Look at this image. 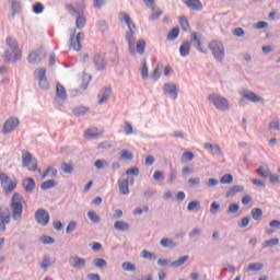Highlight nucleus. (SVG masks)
Masks as SVG:
<instances>
[{
    "label": "nucleus",
    "mask_w": 280,
    "mask_h": 280,
    "mask_svg": "<svg viewBox=\"0 0 280 280\" xmlns=\"http://www.w3.org/2000/svg\"><path fill=\"white\" fill-rule=\"evenodd\" d=\"M119 19L120 21H124L128 26V31L126 32L125 38L128 43L129 54L131 56H135V30L137 26L135 25V22H132V20L130 19V15H128V13L126 12H121L119 14Z\"/></svg>",
    "instance_id": "nucleus-1"
},
{
    "label": "nucleus",
    "mask_w": 280,
    "mask_h": 280,
    "mask_svg": "<svg viewBox=\"0 0 280 280\" xmlns=\"http://www.w3.org/2000/svg\"><path fill=\"white\" fill-rule=\"evenodd\" d=\"M8 49L4 51L3 58L7 62H16L21 60V49L14 37L7 38Z\"/></svg>",
    "instance_id": "nucleus-2"
},
{
    "label": "nucleus",
    "mask_w": 280,
    "mask_h": 280,
    "mask_svg": "<svg viewBox=\"0 0 280 280\" xmlns=\"http://www.w3.org/2000/svg\"><path fill=\"white\" fill-rule=\"evenodd\" d=\"M66 9L68 10L69 14H71V16H77V20H75L77 30H84L86 25V18L83 14L84 4H81L78 8L73 7V4H68L66 5Z\"/></svg>",
    "instance_id": "nucleus-3"
},
{
    "label": "nucleus",
    "mask_w": 280,
    "mask_h": 280,
    "mask_svg": "<svg viewBox=\"0 0 280 280\" xmlns=\"http://www.w3.org/2000/svg\"><path fill=\"white\" fill-rule=\"evenodd\" d=\"M10 207L13 220H21L23 215V197L21 196V194H13Z\"/></svg>",
    "instance_id": "nucleus-4"
},
{
    "label": "nucleus",
    "mask_w": 280,
    "mask_h": 280,
    "mask_svg": "<svg viewBox=\"0 0 280 280\" xmlns=\"http://www.w3.org/2000/svg\"><path fill=\"white\" fill-rule=\"evenodd\" d=\"M208 101L217 108V110H222L224 113L231 108L229 106V100H226V97L224 96H220L218 94H210L208 96Z\"/></svg>",
    "instance_id": "nucleus-5"
},
{
    "label": "nucleus",
    "mask_w": 280,
    "mask_h": 280,
    "mask_svg": "<svg viewBox=\"0 0 280 280\" xmlns=\"http://www.w3.org/2000/svg\"><path fill=\"white\" fill-rule=\"evenodd\" d=\"M209 49L211 50L214 59L218 62H222L224 60V44H222V42H218V40H212L209 44Z\"/></svg>",
    "instance_id": "nucleus-6"
},
{
    "label": "nucleus",
    "mask_w": 280,
    "mask_h": 280,
    "mask_svg": "<svg viewBox=\"0 0 280 280\" xmlns=\"http://www.w3.org/2000/svg\"><path fill=\"white\" fill-rule=\"evenodd\" d=\"M68 32L70 34V49H73L74 51H80V49H82V44L80 43V40L84 38V34L80 32L75 35V28H69Z\"/></svg>",
    "instance_id": "nucleus-7"
},
{
    "label": "nucleus",
    "mask_w": 280,
    "mask_h": 280,
    "mask_svg": "<svg viewBox=\"0 0 280 280\" xmlns=\"http://www.w3.org/2000/svg\"><path fill=\"white\" fill-rule=\"evenodd\" d=\"M0 183L5 194H12L16 189V180L12 182L5 173H0Z\"/></svg>",
    "instance_id": "nucleus-8"
},
{
    "label": "nucleus",
    "mask_w": 280,
    "mask_h": 280,
    "mask_svg": "<svg viewBox=\"0 0 280 280\" xmlns=\"http://www.w3.org/2000/svg\"><path fill=\"white\" fill-rule=\"evenodd\" d=\"M130 185H135V177L128 176L127 178L118 179L119 194L122 196H128V194H130Z\"/></svg>",
    "instance_id": "nucleus-9"
},
{
    "label": "nucleus",
    "mask_w": 280,
    "mask_h": 280,
    "mask_svg": "<svg viewBox=\"0 0 280 280\" xmlns=\"http://www.w3.org/2000/svg\"><path fill=\"white\" fill-rule=\"evenodd\" d=\"M242 98L238 101L240 106H246L247 102H253L254 104H258V102H264V98L257 96L253 91H246L242 94Z\"/></svg>",
    "instance_id": "nucleus-10"
},
{
    "label": "nucleus",
    "mask_w": 280,
    "mask_h": 280,
    "mask_svg": "<svg viewBox=\"0 0 280 280\" xmlns=\"http://www.w3.org/2000/svg\"><path fill=\"white\" fill-rule=\"evenodd\" d=\"M49 212H47V210L40 208L37 209L35 212V222H37V224H39V226H47V224H49Z\"/></svg>",
    "instance_id": "nucleus-11"
},
{
    "label": "nucleus",
    "mask_w": 280,
    "mask_h": 280,
    "mask_svg": "<svg viewBox=\"0 0 280 280\" xmlns=\"http://www.w3.org/2000/svg\"><path fill=\"white\" fill-rule=\"evenodd\" d=\"M30 165H32V167L28 168L30 172H36V170H38V165L36 163V159H33L32 158V153L26 151L22 155V167H30Z\"/></svg>",
    "instance_id": "nucleus-12"
},
{
    "label": "nucleus",
    "mask_w": 280,
    "mask_h": 280,
    "mask_svg": "<svg viewBox=\"0 0 280 280\" xmlns=\"http://www.w3.org/2000/svg\"><path fill=\"white\" fill-rule=\"evenodd\" d=\"M45 58H47V55L45 54V51H43V49H38L35 51H32L28 55V62L30 65H40V62H43Z\"/></svg>",
    "instance_id": "nucleus-13"
},
{
    "label": "nucleus",
    "mask_w": 280,
    "mask_h": 280,
    "mask_svg": "<svg viewBox=\"0 0 280 280\" xmlns=\"http://www.w3.org/2000/svg\"><path fill=\"white\" fill-rule=\"evenodd\" d=\"M163 93L171 97L172 100H178V89L174 83H165L163 85Z\"/></svg>",
    "instance_id": "nucleus-14"
},
{
    "label": "nucleus",
    "mask_w": 280,
    "mask_h": 280,
    "mask_svg": "<svg viewBox=\"0 0 280 280\" xmlns=\"http://www.w3.org/2000/svg\"><path fill=\"white\" fill-rule=\"evenodd\" d=\"M69 266H71L74 270H82L86 267V260L78 256H71L69 258Z\"/></svg>",
    "instance_id": "nucleus-15"
},
{
    "label": "nucleus",
    "mask_w": 280,
    "mask_h": 280,
    "mask_svg": "<svg viewBox=\"0 0 280 280\" xmlns=\"http://www.w3.org/2000/svg\"><path fill=\"white\" fill-rule=\"evenodd\" d=\"M93 63H94L96 71H105L106 59L103 54H95L93 57Z\"/></svg>",
    "instance_id": "nucleus-16"
},
{
    "label": "nucleus",
    "mask_w": 280,
    "mask_h": 280,
    "mask_svg": "<svg viewBox=\"0 0 280 280\" xmlns=\"http://www.w3.org/2000/svg\"><path fill=\"white\" fill-rule=\"evenodd\" d=\"M19 118H10L4 122L2 132L3 135H10V132H14V129L19 126Z\"/></svg>",
    "instance_id": "nucleus-17"
},
{
    "label": "nucleus",
    "mask_w": 280,
    "mask_h": 280,
    "mask_svg": "<svg viewBox=\"0 0 280 280\" xmlns=\"http://www.w3.org/2000/svg\"><path fill=\"white\" fill-rule=\"evenodd\" d=\"M205 150L210 152L212 156H224V152L222 151V148H220V144H212L211 142H206L203 144Z\"/></svg>",
    "instance_id": "nucleus-18"
},
{
    "label": "nucleus",
    "mask_w": 280,
    "mask_h": 280,
    "mask_svg": "<svg viewBox=\"0 0 280 280\" xmlns=\"http://www.w3.org/2000/svg\"><path fill=\"white\" fill-rule=\"evenodd\" d=\"M38 80L43 91H47L49 89V81H47V70L45 68L38 70Z\"/></svg>",
    "instance_id": "nucleus-19"
},
{
    "label": "nucleus",
    "mask_w": 280,
    "mask_h": 280,
    "mask_svg": "<svg viewBox=\"0 0 280 280\" xmlns=\"http://www.w3.org/2000/svg\"><path fill=\"white\" fill-rule=\"evenodd\" d=\"M22 186L26 194H34V189H36V180L32 177H25L22 180Z\"/></svg>",
    "instance_id": "nucleus-20"
},
{
    "label": "nucleus",
    "mask_w": 280,
    "mask_h": 280,
    "mask_svg": "<svg viewBox=\"0 0 280 280\" xmlns=\"http://www.w3.org/2000/svg\"><path fill=\"white\" fill-rule=\"evenodd\" d=\"M190 45H194L197 51H200L201 54H205V50L202 49V40L200 39V36L198 33L192 32L190 34Z\"/></svg>",
    "instance_id": "nucleus-21"
},
{
    "label": "nucleus",
    "mask_w": 280,
    "mask_h": 280,
    "mask_svg": "<svg viewBox=\"0 0 280 280\" xmlns=\"http://www.w3.org/2000/svg\"><path fill=\"white\" fill-rule=\"evenodd\" d=\"M110 93L112 90L110 88H104L100 91L97 97L98 100V104L102 106V104H106V102H108V98L110 97Z\"/></svg>",
    "instance_id": "nucleus-22"
},
{
    "label": "nucleus",
    "mask_w": 280,
    "mask_h": 280,
    "mask_svg": "<svg viewBox=\"0 0 280 280\" xmlns=\"http://www.w3.org/2000/svg\"><path fill=\"white\" fill-rule=\"evenodd\" d=\"M190 51H191V43H189V40H184L179 46V55L182 56V58H187Z\"/></svg>",
    "instance_id": "nucleus-23"
},
{
    "label": "nucleus",
    "mask_w": 280,
    "mask_h": 280,
    "mask_svg": "<svg viewBox=\"0 0 280 280\" xmlns=\"http://www.w3.org/2000/svg\"><path fill=\"white\" fill-rule=\"evenodd\" d=\"M185 3L190 10H195V12H201L202 10V2L200 0H186Z\"/></svg>",
    "instance_id": "nucleus-24"
},
{
    "label": "nucleus",
    "mask_w": 280,
    "mask_h": 280,
    "mask_svg": "<svg viewBox=\"0 0 280 280\" xmlns=\"http://www.w3.org/2000/svg\"><path fill=\"white\" fill-rule=\"evenodd\" d=\"M242 191H244V186L242 185H235V186H232L225 194V197L228 198H234V196L236 194H242Z\"/></svg>",
    "instance_id": "nucleus-25"
},
{
    "label": "nucleus",
    "mask_w": 280,
    "mask_h": 280,
    "mask_svg": "<svg viewBox=\"0 0 280 280\" xmlns=\"http://www.w3.org/2000/svg\"><path fill=\"white\" fill-rule=\"evenodd\" d=\"M56 97H58V100H61L62 102L67 100V90L60 83L56 84Z\"/></svg>",
    "instance_id": "nucleus-26"
},
{
    "label": "nucleus",
    "mask_w": 280,
    "mask_h": 280,
    "mask_svg": "<svg viewBox=\"0 0 280 280\" xmlns=\"http://www.w3.org/2000/svg\"><path fill=\"white\" fill-rule=\"evenodd\" d=\"M11 10H12V18L16 16V14H21V1L18 0H10Z\"/></svg>",
    "instance_id": "nucleus-27"
},
{
    "label": "nucleus",
    "mask_w": 280,
    "mask_h": 280,
    "mask_svg": "<svg viewBox=\"0 0 280 280\" xmlns=\"http://www.w3.org/2000/svg\"><path fill=\"white\" fill-rule=\"evenodd\" d=\"M114 229H116V231L126 233V231H130V224H128L126 221H116L114 223Z\"/></svg>",
    "instance_id": "nucleus-28"
},
{
    "label": "nucleus",
    "mask_w": 280,
    "mask_h": 280,
    "mask_svg": "<svg viewBox=\"0 0 280 280\" xmlns=\"http://www.w3.org/2000/svg\"><path fill=\"white\" fill-rule=\"evenodd\" d=\"M259 270H264V264L250 262L246 269V272H259Z\"/></svg>",
    "instance_id": "nucleus-29"
},
{
    "label": "nucleus",
    "mask_w": 280,
    "mask_h": 280,
    "mask_svg": "<svg viewBox=\"0 0 280 280\" xmlns=\"http://www.w3.org/2000/svg\"><path fill=\"white\" fill-rule=\"evenodd\" d=\"M56 185H58L56 183V179H47V180L42 183L40 189L43 191H47V189H54V187H56Z\"/></svg>",
    "instance_id": "nucleus-30"
},
{
    "label": "nucleus",
    "mask_w": 280,
    "mask_h": 280,
    "mask_svg": "<svg viewBox=\"0 0 280 280\" xmlns=\"http://www.w3.org/2000/svg\"><path fill=\"white\" fill-rule=\"evenodd\" d=\"M0 220H7L8 222H10V208L0 206Z\"/></svg>",
    "instance_id": "nucleus-31"
},
{
    "label": "nucleus",
    "mask_w": 280,
    "mask_h": 280,
    "mask_svg": "<svg viewBox=\"0 0 280 280\" xmlns=\"http://www.w3.org/2000/svg\"><path fill=\"white\" fill-rule=\"evenodd\" d=\"M160 244L161 246H163V248H176V246H178V244L173 242V240L171 238H162L160 241Z\"/></svg>",
    "instance_id": "nucleus-32"
},
{
    "label": "nucleus",
    "mask_w": 280,
    "mask_h": 280,
    "mask_svg": "<svg viewBox=\"0 0 280 280\" xmlns=\"http://www.w3.org/2000/svg\"><path fill=\"white\" fill-rule=\"evenodd\" d=\"M140 257H142V259H149V261H154V259H156V254L149 252L148 249H143L140 253Z\"/></svg>",
    "instance_id": "nucleus-33"
},
{
    "label": "nucleus",
    "mask_w": 280,
    "mask_h": 280,
    "mask_svg": "<svg viewBox=\"0 0 280 280\" xmlns=\"http://www.w3.org/2000/svg\"><path fill=\"white\" fill-rule=\"evenodd\" d=\"M52 264H54V260H51V257L49 255H45L42 260L40 268H43V270H47V268H50Z\"/></svg>",
    "instance_id": "nucleus-34"
},
{
    "label": "nucleus",
    "mask_w": 280,
    "mask_h": 280,
    "mask_svg": "<svg viewBox=\"0 0 280 280\" xmlns=\"http://www.w3.org/2000/svg\"><path fill=\"white\" fill-rule=\"evenodd\" d=\"M179 34H180V30L178 27H174L167 34L166 40H176Z\"/></svg>",
    "instance_id": "nucleus-35"
},
{
    "label": "nucleus",
    "mask_w": 280,
    "mask_h": 280,
    "mask_svg": "<svg viewBox=\"0 0 280 280\" xmlns=\"http://www.w3.org/2000/svg\"><path fill=\"white\" fill-rule=\"evenodd\" d=\"M253 220L259 221L264 217V210L260 208H254L250 211Z\"/></svg>",
    "instance_id": "nucleus-36"
},
{
    "label": "nucleus",
    "mask_w": 280,
    "mask_h": 280,
    "mask_svg": "<svg viewBox=\"0 0 280 280\" xmlns=\"http://www.w3.org/2000/svg\"><path fill=\"white\" fill-rule=\"evenodd\" d=\"M279 244V238H270L268 241L262 242L261 247L262 248H275Z\"/></svg>",
    "instance_id": "nucleus-37"
},
{
    "label": "nucleus",
    "mask_w": 280,
    "mask_h": 280,
    "mask_svg": "<svg viewBox=\"0 0 280 280\" xmlns=\"http://www.w3.org/2000/svg\"><path fill=\"white\" fill-rule=\"evenodd\" d=\"M188 259H189V256H182L177 260L171 262V266L173 268H180V266L185 265Z\"/></svg>",
    "instance_id": "nucleus-38"
},
{
    "label": "nucleus",
    "mask_w": 280,
    "mask_h": 280,
    "mask_svg": "<svg viewBox=\"0 0 280 280\" xmlns=\"http://www.w3.org/2000/svg\"><path fill=\"white\" fill-rule=\"evenodd\" d=\"M92 265L95 267V268H106L108 266V262L106 261V259L104 258H95L93 261H92Z\"/></svg>",
    "instance_id": "nucleus-39"
},
{
    "label": "nucleus",
    "mask_w": 280,
    "mask_h": 280,
    "mask_svg": "<svg viewBox=\"0 0 280 280\" xmlns=\"http://www.w3.org/2000/svg\"><path fill=\"white\" fill-rule=\"evenodd\" d=\"M257 174L261 176V178H270L271 174L270 168H264V166H260L256 170Z\"/></svg>",
    "instance_id": "nucleus-40"
},
{
    "label": "nucleus",
    "mask_w": 280,
    "mask_h": 280,
    "mask_svg": "<svg viewBox=\"0 0 280 280\" xmlns=\"http://www.w3.org/2000/svg\"><path fill=\"white\" fill-rule=\"evenodd\" d=\"M72 113L75 117H80L82 115H86V113H89V108L84 107V106H80V107H74L72 109Z\"/></svg>",
    "instance_id": "nucleus-41"
},
{
    "label": "nucleus",
    "mask_w": 280,
    "mask_h": 280,
    "mask_svg": "<svg viewBox=\"0 0 280 280\" xmlns=\"http://www.w3.org/2000/svg\"><path fill=\"white\" fill-rule=\"evenodd\" d=\"M88 218L89 220H91L93 224H100V222H102V219L100 218V215H97V213L93 211L88 212Z\"/></svg>",
    "instance_id": "nucleus-42"
},
{
    "label": "nucleus",
    "mask_w": 280,
    "mask_h": 280,
    "mask_svg": "<svg viewBox=\"0 0 280 280\" xmlns=\"http://www.w3.org/2000/svg\"><path fill=\"white\" fill-rule=\"evenodd\" d=\"M136 49L140 56H143V54H145V42L143 39H139L136 44Z\"/></svg>",
    "instance_id": "nucleus-43"
},
{
    "label": "nucleus",
    "mask_w": 280,
    "mask_h": 280,
    "mask_svg": "<svg viewBox=\"0 0 280 280\" xmlns=\"http://www.w3.org/2000/svg\"><path fill=\"white\" fill-rule=\"evenodd\" d=\"M121 268L125 270V272H135L137 270V267L129 261L122 262Z\"/></svg>",
    "instance_id": "nucleus-44"
},
{
    "label": "nucleus",
    "mask_w": 280,
    "mask_h": 280,
    "mask_svg": "<svg viewBox=\"0 0 280 280\" xmlns=\"http://www.w3.org/2000/svg\"><path fill=\"white\" fill-rule=\"evenodd\" d=\"M188 211H200V201H190L187 206Z\"/></svg>",
    "instance_id": "nucleus-45"
},
{
    "label": "nucleus",
    "mask_w": 280,
    "mask_h": 280,
    "mask_svg": "<svg viewBox=\"0 0 280 280\" xmlns=\"http://www.w3.org/2000/svg\"><path fill=\"white\" fill-rule=\"evenodd\" d=\"M45 10V5L40 2H36L34 5H33V12L34 14H43Z\"/></svg>",
    "instance_id": "nucleus-46"
},
{
    "label": "nucleus",
    "mask_w": 280,
    "mask_h": 280,
    "mask_svg": "<svg viewBox=\"0 0 280 280\" xmlns=\"http://www.w3.org/2000/svg\"><path fill=\"white\" fill-rule=\"evenodd\" d=\"M221 185H231L233 183V175L225 174L220 179Z\"/></svg>",
    "instance_id": "nucleus-47"
},
{
    "label": "nucleus",
    "mask_w": 280,
    "mask_h": 280,
    "mask_svg": "<svg viewBox=\"0 0 280 280\" xmlns=\"http://www.w3.org/2000/svg\"><path fill=\"white\" fill-rule=\"evenodd\" d=\"M179 25L184 32H189V21H187V18H179Z\"/></svg>",
    "instance_id": "nucleus-48"
},
{
    "label": "nucleus",
    "mask_w": 280,
    "mask_h": 280,
    "mask_svg": "<svg viewBox=\"0 0 280 280\" xmlns=\"http://www.w3.org/2000/svg\"><path fill=\"white\" fill-rule=\"evenodd\" d=\"M142 68H141V75L142 80H148L149 74H148V62L145 60H142Z\"/></svg>",
    "instance_id": "nucleus-49"
},
{
    "label": "nucleus",
    "mask_w": 280,
    "mask_h": 280,
    "mask_svg": "<svg viewBox=\"0 0 280 280\" xmlns=\"http://www.w3.org/2000/svg\"><path fill=\"white\" fill-rule=\"evenodd\" d=\"M75 229H78V223L75 221H70L68 226L66 228V233L68 235H71V233H73Z\"/></svg>",
    "instance_id": "nucleus-50"
},
{
    "label": "nucleus",
    "mask_w": 280,
    "mask_h": 280,
    "mask_svg": "<svg viewBox=\"0 0 280 280\" xmlns=\"http://www.w3.org/2000/svg\"><path fill=\"white\" fill-rule=\"evenodd\" d=\"M61 170L63 174H73V166L71 164H67V162L61 164Z\"/></svg>",
    "instance_id": "nucleus-51"
},
{
    "label": "nucleus",
    "mask_w": 280,
    "mask_h": 280,
    "mask_svg": "<svg viewBox=\"0 0 280 280\" xmlns=\"http://www.w3.org/2000/svg\"><path fill=\"white\" fill-rule=\"evenodd\" d=\"M206 185L209 189H211L213 187H218V185H220V180H218L217 178H209Z\"/></svg>",
    "instance_id": "nucleus-52"
},
{
    "label": "nucleus",
    "mask_w": 280,
    "mask_h": 280,
    "mask_svg": "<svg viewBox=\"0 0 280 280\" xmlns=\"http://www.w3.org/2000/svg\"><path fill=\"white\" fill-rule=\"evenodd\" d=\"M152 14L149 16V21H156V19H159L162 14L163 11L162 10H156L154 11V9H152Z\"/></svg>",
    "instance_id": "nucleus-53"
},
{
    "label": "nucleus",
    "mask_w": 280,
    "mask_h": 280,
    "mask_svg": "<svg viewBox=\"0 0 280 280\" xmlns=\"http://www.w3.org/2000/svg\"><path fill=\"white\" fill-rule=\"evenodd\" d=\"M237 211H240V206L237 203H231L226 210V213H237Z\"/></svg>",
    "instance_id": "nucleus-54"
},
{
    "label": "nucleus",
    "mask_w": 280,
    "mask_h": 280,
    "mask_svg": "<svg viewBox=\"0 0 280 280\" xmlns=\"http://www.w3.org/2000/svg\"><path fill=\"white\" fill-rule=\"evenodd\" d=\"M269 183H271V185H280V176L277 174H271L269 176Z\"/></svg>",
    "instance_id": "nucleus-55"
},
{
    "label": "nucleus",
    "mask_w": 280,
    "mask_h": 280,
    "mask_svg": "<svg viewBox=\"0 0 280 280\" xmlns=\"http://www.w3.org/2000/svg\"><path fill=\"white\" fill-rule=\"evenodd\" d=\"M187 184H188L190 187H198V185H200V177L189 178V179L187 180Z\"/></svg>",
    "instance_id": "nucleus-56"
},
{
    "label": "nucleus",
    "mask_w": 280,
    "mask_h": 280,
    "mask_svg": "<svg viewBox=\"0 0 280 280\" xmlns=\"http://www.w3.org/2000/svg\"><path fill=\"white\" fill-rule=\"evenodd\" d=\"M219 209H220V203L218 201H213L210 206V213H212V215H215Z\"/></svg>",
    "instance_id": "nucleus-57"
},
{
    "label": "nucleus",
    "mask_w": 280,
    "mask_h": 280,
    "mask_svg": "<svg viewBox=\"0 0 280 280\" xmlns=\"http://www.w3.org/2000/svg\"><path fill=\"white\" fill-rule=\"evenodd\" d=\"M148 211H150V207H148V206H144L143 209L137 208L133 211V215H142V213H148Z\"/></svg>",
    "instance_id": "nucleus-58"
},
{
    "label": "nucleus",
    "mask_w": 280,
    "mask_h": 280,
    "mask_svg": "<svg viewBox=\"0 0 280 280\" xmlns=\"http://www.w3.org/2000/svg\"><path fill=\"white\" fill-rule=\"evenodd\" d=\"M153 179L154 180H165V175H163V172H161V171H155L154 173H153Z\"/></svg>",
    "instance_id": "nucleus-59"
},
{
    "label": "nucleus",
    "mask_w": 280,
    "mask_h": 280,
    "mask_svg": "<svg viewBox=\"0 0 280 280\" xmlns=\"http://www.w3.org/2000/svg\"><path fill=\"white\" fill-rule=\"evenodd\" d=\"M98 30L100 32H108V24L106 23V21H98Z\"/></svg>",
    "instance_id": "nucleus-60"
},
{
    "label": "nucleus",
    "mask_w": 280,
    "mask_h": 280,
    "mask_svg": "<svg viewBox=\"0 0 280 280\" xmlns=\"http://www.w3.org/2000/svg\"><path fill=\"white\" fill-rule=\"evenodd\" d=\"M248 224H250V218L248 217H244L241 221V223L238 224L240 229H246V226H248Z\"/></svg>",
    "instance_id": "nucleus-61"
},
{
    "label": "nucleus",
    "mask_w": 280,
    "mask_h": 280,
    "mask_svg": "<svg viewBox=\"0 0 280 280\" xmlns=\"http://www.w3.org/2000/svg\"><path fill=\"white\" fill-rule=\"evenodd\" d=\"M197 235H202V230L201 229H194L189 234L188 237L190 240H194V237H197Z\"/></svg>",
    "instance_id": "nucleus-62"
},
{
    "label": "nucleus",
    "mask_w": 280,
    "mask_h": 280,
    "mask_svg": "<svg viewBox=\"0 0 280 280\" xmlns=\"http://www.w3.org/2000/svg\"><path fill=\"white\" fill-rule=\"evenodd\" d=\"M121 159H124V161H132V153L122 150L121 151Z\"/></svg>",
    "instance_id": "nucleus-63"
},
{
    "label": "nucleus",
    "mask_w": 280,
    "mask_h": 280,
    "mask_svg": "<svg viewBox=\"0 0 280 280\" xmlns=\"http://www.w3.org/2000/svg\"><path fill=\"white\" fill-rule=\"evenodd\" d=\"M125 174L127 176L130 174H132V176H139V168L138 167L128 168Z\"/></svg>",
    "instance_id": "nucleus-64"
}]
</instances>
